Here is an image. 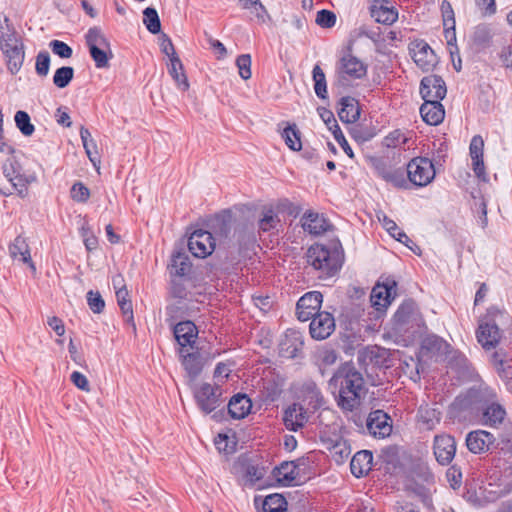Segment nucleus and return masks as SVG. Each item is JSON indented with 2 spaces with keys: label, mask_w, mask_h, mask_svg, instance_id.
Masks as SVG:
<instances>
[{
  "label": "nucleus",
  "mask_w": 512,
  "mask_h": 512,
  "mask_svg": "<svg viewBox=\"0 0 512 512\" xmlns=\"http://www.w3.org/2000/svg\"><path fill=\"white\" fill-rule=\"evenodd\" d=\"M501 444L479 486L481 495L488 501H495L512 491V431L501 435Z\"/></svg>",
  "instance_id": "f257e3e1"
},
{
  "label": "nucleus",
  "mask_w": 512,
  "mask_h": 512,
  "mask_svg": "<svg viewBox=\"0 0 512 512\" xmlns=\"http://www.w3.org/2000/svg\"><path fill=\"white\" fill-rule=\"evenodd\" d=\"M329 385L337 390V405L343 411H353L361 404L365 394L364 379L352 365L341 366L329 381Z\"/></svg>",
  "instance_id": "f03ea898"
},
{
  "label": "nucleus",
  "mask_w": 512,
  "mask_h": 512,
  "mask_svg": "<svg viewBox=\"0 0 512 512\" xmlns=\"http://www.w3.org/2000/svg\"><path fill=\"white\" fill-rule=\"evenodd\" d=\"M423 318L413 300L404 301L395 312L389 328V334L397 341L411 342L420 333Z\"/></svg>",
  "instance_id": "7ed1b4c3"
},
{
  "label": "nucleus",
  "mask_w": 512,
  "mask_h": 512,
  "mask_svg": "<svg viewBox=\"0 0 512 512\" xmlns=\"http://www.w3.org/2000/svg\"><path fill=\"white\" fill-rule=\"evenodd\" d=\"M0 50L4 55L7 69L11 74H17L25 60V46L22 36L8 17L0 24Z\"/></svg>",
  "instance_id": "20e7f679"
},
{
  "label": "nucleus",
  "mask_w": 512,
  "mask_h": 512,
  "mask_svg": "<svg viewBox=\"0 0 512 512\" xmlns=\"http://www.w3.org/2000/svg\"><path fill=\"white\" fill-rule=\"evenodd\" d=\"M506 318L507 314L496 307L489 308L480 318L476 338L483 349H494L500 343L503 336L500 326L504 325Z\"/></svg>",
  "instance_id": "39448f33"
},
{
  "label": "nucleus",
  "mask_w": 512,
  "mask_h": 512,
  "mask_svg": "<svg viewBox=\"0 0 512 512\" xmlns=\"http://www.w3.org/2000/svg\"><path fill=\"white\" fill-rule=\"evenodd\" d=\"M307 262L320 272L319 277H332L342 266V254L336 246L314 244L307 251Z\"/></svg>",
  "instance_id": "423d86ee"
},
{
  "label": "nucleus",
  "mask_w": 512,
  "mask_h": 512,
  "mask_svg": "<svg viewBox=\"0 0 512 512\" xmlns=\"http://www.w3.org/2000/svg\"><path fill=\"white\" fill-rule=\"evenodd\" d=\"M367 73V66L354 55H343L336 64L335 85L341 88L354 86L356 80L362 79Z\"/></svg>",
  "instance_id": "0eeeda50"
},
{
  "label": "nucleus",
  "mask_w": 512,
  "mask_h": 512,
  "mask_svg": "<svg viewBox=\"0 0 512 512\" xmlns=\"http://www.w3.org/2000/svg\"><path fill=\"white\" fill-rule=\"evenodd\" d=\"M405 173L409 181L419 187L428 185L435 177L434 165L426 157L413 158L408 163Z\"/></svg>",
  "instance_id": "6e6552de"
},
{
  "label": "nucleus",
  "mask_w": 512,
  "mask_h": 512,
  "mask_svg": "<svg viewBox=\"0 0 512 512\" xmlns=\"http://www.w3.org/2000/svg\"><path fill=\"white\" fill-rule=\"evenodd\" d=\"M370 162L375 174L387 183H390L396 188L408 187L406 173L403 169L392 167L382 158L374 157Z\"/></svg>",
  "instance_id": "1a4fd4ad"
},
{
  "label": "nucleus",
  "mask_w": 512,
  "mask_h": 512,
  "mask_svg": "<svg viewBox=\"0 0 512 512\" xmlns=\"http://www.w3.org/2000/svg\"><path fill=\"white\" fill-rule=\"evenodd\" d=\"M488 399L481 407L480 421L482 425L491 428H498L506 420V410L498 402L493 401L496 394L493 390H486Z\"/></svg>",
  "instance_id": "9d476101"
},
{
  "label": "nucleus",
  "mask_w": 512,
  "mask_h": 512,
  "mask_svg": "<svg viewBox=\"0 0 512 512\" xmlns=\"http://www.w3.org/2000/svg\"><path fill=\"white\" fill-rule=\"evenodd\" d=\"M221 394L219 386L203 383L196 389L194 396L201 411L209 414L221 404Z\"/></svg>",
  "instance_id": "9b49d317"
},
{
  "label": "nucleus",
  "mask_w": 512,
  "mask_h": 512,
  "mask_svg": "<svg viewBox=\"0 0 512 512\" xmlns=\"http://www.w3.org/2000/svg\"><path fill=\"white\" fill-rule=\"evenodd\" d=\"M189 251L198 258H206L215 249V240L209 231L197 229L188 238Z\"/></svg>",
  "instance_id": "f8f14e48"
},
{
  "label": "nucleus",
  "mask_w": 512,
  "mask_h": 512,
  "mask_svg": "<svg viewBox=\"0 0 512 512\" xmlns=\"http://www.w3.org/2000/svg\"><path fill=\"white\" fill-rule=\"evenodd\" d=\"M323 295L319 291L304 294L296 304V314L300 321H308L320 313Z\"/></svg>",
  "instance_id": "ddd939ff"
},
{
  "label": "nucleus",
  "mask_w": 512,
  "mask_h": 512,
  "mask_svg": "<svg viewBox=\"0 0 512 512\" xmlns=\"http://www.w3.org/2000/svg\"><path fill=\"white\" fill-rule=\"evenodd\" d=\"M410 54L416 65L423 71L432 70L438 62L435 52L424 40L413 43Z\"/></svg>",
  "instance_id": "4468645a"
},
{
  "label": "nucleus",
  "mask_w": 512,
  "mask_h": 512,
  "mask_svg": "<svg viewBox=\"0 0 512 512\" xmlns=\"http://www.w3.org/2000/svg\"><path fill=\"white\" fill-rule=\"evenodd\" d=\"M334 316L326 311L320 312L311 318L309 332L313 339H327L335 330Z\"/></svg>",
  "instance_id": "2eb2a0df"
},
{
  "label": "nucleus",
  "mask_w": 512,
  "mask_h": 512,
  "mask_svg": "<svg viewBox=\"0 0 512 512\" xmlns=\"http://www.w3.org/2000/svg\"><path fill=\"white\" fill-rule=\"evenodd\" d=\"M366 426L368 432L375 438L388 437L392 432L391 418L382 410L370 412Z\"/></svg>",
  "instance_id": "dca6fc26"
},
{
  "label": "nucleus",
  "mask_w": 512,
  "mask_h": 512,
  "mask_svg": "<svg viewBox=\"0 0 512 512\" xmlns=\"http://www.w3.org/2000/svg\"><path fill=\"white\" fill-rule=\"evenodd\" d=\"M415 138L412 130L394 129L383 138L382 146L406 151L415 146Z\"/></svg>",
  "instance_id": "f3484780"
},
{
  "label": "nucleus",
  "mask_w": 512,
  "mask_h": 512,
  "mask_svg": "<svg viewBox=\"0 0 512 512\" xmlns=\"http://www.w3.org/2000/svg\"><path fill=\"white\" fill-rule=\"evenodd\" d=\"M396 295V283L395 281L386 282L383 284H376L370 295V301L372 306L380 311L386 309Z\"/></svg>",
  "instance_id": "a211bd4d"
},
{
  "label": "nucleus",
  "mask_w": 512,
  "mask_h": 512,
  "mask_svg": "<svg viewBox=\"0 0 512 512\" xmlns=\"http://www.w3.org/2000/svg\"><path fill=\"white\" fill-rule=\"evenodd\" d=\"M433 450L438 463L448 465L453 460L456 453L454 438L447 434L435 436Z\"/></svg>",
  "instance_id": "6ab92c4d"
},
{
  "label": "nucleus",
  "mask_w": 512,
  "mask_h": 512,
  "mask_svg": "<svg viewBox=\"0 0 512 512\" xmlns=\"http://www.w3.org/2000/svg\"><path fill=\"white\" fill-rule=\"evenodd\" d=\"M298 397L312 410H317L324 404V397L312 380H305L298 388Z\"/></svg>",
  "instance_id": "aec40b11"
},
{
  "label": "nucleus",
  "mask_w": 512,
  "mask_h": 512,
  "mask_svg": "<svg viewBox=\"0 0 512 512\" xmlns=\"http://www.w3.org/2000/svg\"><path fill=\"white\" fill-rule=\"evenodd\" d=\"M495 437L485 430H476L468 433L466 437V446L474 454L485 453L494 443Z\"/></svg>",
  "instance_id": "412c9836"
},
{
  "label": "nucleus",
  "mask_w": 512,
  "mask_h": 512,
  "mask_svg": "<svg viewBox=\"0 0 512 512\" xmlns=\"http://www.w3.org/2000/svg\"><path fill=\"white\" fill-rule=\"evenodd\" d=\"M174 336L180 345V348L193 349L198 336V329L192 321H182L175 325Z\"/></svg>",
  "instance_id": "4be33fe9"
},
{
  "label": "nucleus",
  "mask_w": 512,
  "mask_h": 512,
  "mask_svg": "<svg viewBox=\"0 0 512 512\" xmlns=\"http://www.w3.org/2000/svg\"><path fill=\"white\" fill-rule=\"evenodd\" d=\"M420 107V114L425 123L431 126H437L445 118V109L443 104L438 100H428Z\"/></svg>",
  "instance_id": "5701e85b"
},
{
  "label": "nucleus",
  "mask_w": 512,
  "mask_h": 512,
  "mask_svg": "<svg viewBox=\"0 0 512 512\" xmlns=\"http://www.w3.org/2000/svg\"><path fill=\"white\" fill-rule=\"evenodd\" d=\"M283 421L288 430L296 432L308 421V415L302 405L293 403L285 409Z\"/></svg>",
  "instance_id": "b1692460"
},
{
  "label": "nucleus",
  "mask_w": 512,
  "mask_h": 512,
  "mask_svg": "<svg viewBox=\"0 0 512 512\" xmlns=\"http://www.w3.org/2000/svg\"><path fill=\"white\" fill-rule=\"evenodd\" d=\"M371 16L378 23L391 25L398 19V11L388 0H376L371 7Z\"/></svg>",
  "instance_id": "393cba45"
},
{
  "label": "nucleus",
  "mask_w": 512,
  "mask_h": 512,
  "mask_svg": "<svg viewBox=\"0 0 512 512\" xmlns=\"http://www.w3.org/2000/svg\"><path fill=\"white\" fill-rule=\"evenodd\" d=\"M484 141L480 135H475L469 146L472 167L478 178L485 180V167L483 162Z\"/></svg>",
  "instance_id": "a878e982"
},
{
  "label": "nucleus",
  "mask_w": 512,
  "mask_h": 512,
  "mask_svg": "<svg viewBox=\"0 0 512 512\" xmlns=\"http://www.w3.org/2000/svg\"><path fill=\"white\" fill-rule=\"evenodd\" d=\"M303 336L299 331L288 330L281 342V352L288 358H295L302 351Z\"/></svg>",
  "instance_id": "bb28decb"
},
{
  "label": "nucleus",
  "mask_w": 512,
  "mask_h": 512,
  "mask_svg": "<svg viewBox=\"0 0 512 512\" xmlns=\"http://www.w3.org/2000/svg\"><path fill=\"white\" fill-rule=\"evenodd\" d=\"M302 227L313 235H321L329 228V223L322 214L306 211L301 218Z\"/></svg>",
  "instance_id": "cd10ccee"
},
{
  "label": "nucleus",
  "mask_w": 512,
  "mask_h": 512,
  "mask_svg": "<svg viewBox=\"0 0 512 512\" xmlns=\"http://www.w3.org/2000/svg\"><path fill=\"white\" fill-rule=\"evenodd\" d=\"M420 96H446L444 80L438 75L425 76L420 83Z\"/></svg>",
  "instance_id": "c85d7f7f"
},
{
  "label": "nucleus",
  "mask_w": 512,
  "mask_h": 512,
  "mask_svg": "<svg viewBox=\"0 0 512 512\" xmlns=\"http://www.w3.org/2000/svg\"><path fill=\"white\" fill-rule=\"evenodd\" d=\"M440 9L443 18L445 39L447 40L448 46H453L456 42L455 16L453 8L449 1L443 0Z\"/></svg>",
  "instance_id": "c756f323"
},
{
  "label": "nucleus",
  "mask_w": 512,
  "mask_h": 512,
  "mask_svg": "<svg viewBox=\"0 0 512 512\" xmlns=\"http://www.w3.org/2000/svg\"><path fill=\"white\" fill-rule=\"evenodd\" d=\"M252 402L246 394L234 395L228 403V412L233 419H243L251 411Z\"/></svg>",
  "instance_id": "7c9ffc66"
},
{
  "label": "nucleus",
  "mask_w": 512,
  "mask_h": 512,
  "mask_svg": "<svg viewBox=\"0 0 512 512\" xmlns=\"http://www.w3.org/2000/svg\"><path fill=\"white\" fill-rule=\"evenodd\" d=\"M373 454L368 450L358 451L351 459V473L360 478L366 475L372 467Z\"/></svg>",
  "instance_id": "2f4dec72"
},
{
  "label": "nucleus",
  "mask_w": 512,
  "mask_h": 512,
  "mask_svg": "<svg viewBox=\"0 0 512 512\" xmlns=\"http://www.w3.org/2000/svg\"><path fill=\"white\" fill-rule=\"evenodd\" d=\"M361 107L357 98H341L338 116L344 123H355L360 118Z\"/></svg>",
  "instance_id": "473e14b6"
},
{
  "label": "nucleus",
  "mask_w": 512,
  "mask_h": 512,
  "mask_svg": "<svg viewBox=\"0 0 512 512\" xmlns=\"http://www.w3.org/2000/svg\"><path fill=\"white\" fill-rule=\"evenodd\" d=\"M179 355L182 365L189 376L192 378L197 377L203 368L200 354L198 352H189V349L180 348Z\"/></svg>",
  "instance_id": "72a5a7b5"
},
{
  "label": "nucleus",
  "mask_w": 512,
  "mask_h": 512,
  "mask_svg": "<svg viewBox=\"0 0 512 512\" xmlns=\"http://www.w3.org/2000/svg\"><path fill=\"white\" fill-rule=\"evenodd\" d=\"M273 475L277 482L282 486H293L298 475L297 466L294 462H283L273 470Z\"/></svg>",
  "instance_id": "f704fd0d"
},
{
  "label": "nucleus",
  "mask_w": 512,
  "mask_h": 512,
  "mask_svg": "<svg viewBox=\"0 0 512 512\" xmlns=\"http://www.w3.org/2000/svg\"><path fill=\"white\" fill-rule=\"evenodd\" d=\"M9 251L12 258L28 264L30 268L35 271L34 263L31 260L29 246L25 238L17 236L10 245Z\"/></svg>",
  "instance_id": "c9c22d12"
},
{
  "label": "nucleus",
  "mask_w": 512,
  "mask_h": 512,
  "mask_svg": "<svg viewBox=\"0 0 512 512\" xmlns=\"http://www.w3.org/2000/svg\"><path fill=\"white\" fill-rule=\"evenodd\" d=\"M8 182L10 183V188H0V194L9 196L13 193V191H16L19 196H26L27 186L30 183V180L22 173V169L10 179H8Z\"/></svg>",
  "instance_id": "e433bc0d"
},
{
  "label": "nucleus",
  "mask_w": 512,
  "mask_h": 512,
  "mask_svg": "<svg viewBox=\"0 0 512 512\" xmlns=\"http://www.w3.org/2000/svg\"><path fill=\"white\" fill-rule=\"evenodd\" d=\"M80 138L89 160L92 162L94 167H97V164L100 163V159L96 142L92 138L90 131L85 127H81Z\"/></svg>",
  "instance_id": "4c0bfd02"
},
{
  "label": "nucleus",
  "mask_w": 512,
  "mask_h": 512,
  "mask_svg": "<svg viewBox=\"0 0 512 512\" xmlns=\"http://www.w3.org/2000/svg\"><path fill=\"white\" fill-rule=\"evenodd\" d=\"M377 217L383 228L397 241L403 244L410 241V238L397 226L394 220L390 219L384 213L378 214Z\"/></svg>",
  "instance_id": "58836bf2"
},
{
  "label": "nucleus",
  "mask_w": 512,
  "mask_h": 512,
  "mask_svg": "<svg viewBox=\"0 0 512 512\" xmlns=\"http://www.w3.org/2000/svg\"><path fill=\"white\" fill-rule=\"evenodd\" d=\"M191 268L189 257L184 253L177 252L173 254L171 259L170 273L175 276H185Z\"/></svg>",
  "instance_id": "ea45409f"
},
{
  "label": "nucleus",
  "mask_w": 512,
  "mask_h": 512,
  "mask_svg": "<svg viewBox=\"0 0 512 512\" xmlns=\"http://www.w3.org/2000/svg\"><path fill=\"white\" fill-rule=\"evenodd\" d=\"M86 44L89 49L94 48H107L110 49V44L101 29L98 27L90 28L85 35Z\"/></svg>",
  "instance_id": "a19ab883"
},
{
  "label": "nucleus",
  "mask_w": 512,
  "mask_h": 512,
  "mask_svg": "<svg viewBox=\"0 0 512 512\" xmlns=\"http://www.w3.org/2000/svg\"><path fill=\"white\" fill-rule=\"evenodd\" d=\"M263 512H286V499L280 494H270L265 497L262 503Z\"/></svg>",
  "instance_id": "79ce46f5"
},
{
  "label": "nucleus",
  "mask_w": 512,
  "mask_h": 512,
  "mask_svg": "<svg viewBox=\"0 0 512 512\" xmlns=\"http://www.w3.org/2000/svg\"><path fill=\"white\" fill-rule=\"evenodd\" d=\"M282 138L291 150L299 151L302 148L300 132L295 124L288 125L283 129Z\"/></svg>",
  "instance_id": "37998d69"
},
{
  "label": "nucleus",
  "mask_w": 512,
  "mask_h": 512,
  "mask_svg": "<svg viewBox=\"0 0 512 512\" xmlns=\"http://www.w3.org/2000/svg\"><path fill=\"white\" fill-rule=\"evenodd\" d=\"M169 73L178 86L182 87V91L184 92L189 85L186 75L183 72V65L179 57H174L170 60Z\"/></svg>",
  "instance_id": "c03bdc74"
},
{
  "label": "nucleus",
  "mask_w": 512,
  "mask_h": 512,
  "mask_svg": "<svg viewBox=\"0 0 512 512\" xmlns=\"http://www.w3.org/2000/svg\"><path fill=\"white\" fill-rule=\"evenodd\" d=\"M143 23L146 29L152 34H158L161 31V22L155 8L147 7L143 11Z\"/></svg>",
  "instance_id": "a18cd8bd"
},
{
  "label": "nucleus",
  "mask_w": 512,
  "mask_h": 512,
  "mask_svg": "<svg viewBox=\"0 0 512 512\" xmlns=\"http://www.w3.org/2000/svg\"><path fill=\"white\" fill-rule=\"evenodd\" d=\"M16 127L24 136H31L35 131V126L31 123L27 112L19 110L14 116Z\"/></svg>",
  "instance_id": "49530a36"
},
{
  "label": "nucleus",
  "mask_w": 512,
  "mask_h": 512,
  "mask_svg": "<svg viewBox=\"0 0 512 512\" xmlns=\"http://www.w3.org/2000/svg\"><path fill=\"white\" fill-rule=\"evenodd\" d=\"M74 76V69L70 66H63L55 71L53 83L58 88H65Z\"/></svg>",
  "instance_id": "de8ad7c7"
},
{
  "label": "nucleus",
  "mask_w": 512,
  "mask_h": 512,
  "mask_svg": "<svg viewBox=\"0 0 512 512\" xmlns=\"http://www.w3.org/2000/svg\"><path fill=\"white\" fill-rule=\"evenodd\" d=\"M129 293L127 289H120V291H116V299L117 303L126 317L127 321H133V309H132V303L130 299L128 298Z\"/></svg>",
  "instance_id": "09e8293b"
},
{
  "label": "nucleus",
  "mask_w": 512,
  "mask_h": 512,
  "mask_svg": "<svg viewBox=\"0 0 512 512\" xmlns=\"http://www.w3.org/2000/svg\"><path fill=\"white\" fill-rule=\"evenodd\" d=\"M473 43L478 47H485L490 43L491 33L488 26L480 24L474 28L472 34Z\"/></svg>",
  "instance_id": "8fccbe9b"
},
{
  "label": "nucleus",
  "mask_w": 512,
  "mask_h": 512,
  "mask_svg": "<svg viewBox=\"0 0 512 512\" xmlns=\"http://www.w3.org/2000/svg\"><path fill=\"white\" fill-rule=\"evenodd\" d=\"M312 74L316 96H326L327 86L324 72L318 65H316L313 68Z\"/></svg>",
  "instance_id": "3c124183"
},
{
  "label": "nucleus",
  "mask_w": 512,
  "mask_h": 512,
  "mask_svg": "<svg viewBox=\"0 0 512 512\" xmlns=\"http://www.w3.org/2000/svg\"><path fill=\"white\" fill-rule=\"evenodd\" d=\"M351 137L358 143H365L373 139L376 135L374 129L367 126H356L351 129Z\"/></svg>",
  "instance_id": "603ef678"
},
{
  "label": "nucleus",
  "mask_w": 512,
  "mask_h": 512,
  "mask_svg": "<svg viewBox=\"0 0 512 512\" xmlns=\"http://www.w3.org/2000/svg\"><path fill=\"white\" fill-rule=\"evenodd\" d=\"M263 472L261 469L254 465L247 466L245 470V474L242 478V484L244 487L251 488L253 487L257 481L262 479Z\"/></svg>",
  "instance_id": "864d4df0"
},
{
  "label": "nucleus",
  "mask_w": 512,
  "mask_h": 512,
  "mask_svg": "<svg viewBox=\"0 0 512 512\" xmlns=\"http://www.w3.org/2000/svg\"><path fill=\"white\" fill-rule=\"evenodd\" d=\"M87 304L91 311L95 314H100L105 308V301L98 291L90 290L87 292Z\"/></svg>",
  "instance_id": "5fc2aeb1"
},
{
  "label": "nucleus",
  "mask_w": 512,
  "mask_h": 512,
  "mask_svg": "<svg viewBox=\"0 0 512 512\" xmlns=\"http://www.w3.org/2000/svg\"><path fill=\"white\" fill-rule=\"evenodd\" d=\"M317 110L320 118L323 120L328 130L331 131L333 135H335L337 131L341 130L332 111L324 107H319Z\"/></svg>",
  "instance_id": "6e6d98bb"
},
{
  "label": "nucleus",
  "mask_w": 512,
  "mask_h": 512,
  "mask_svg": "<svg viewBox=\"0 0 512 512\" xmlns=\"http://www.w3.org/2000/svg\"><path fill=\"white\" fill-rule=\"evenodd\" d=\"M239 75L242 79L247 80L251 77V56L249 54H241L236 59Z\"/></svg>",
  "instance_id": "4d7b16f0"
},
{
  "label": "nucleus",
  "mask_w": 512,
  "mask_h": 512,
  "mask_svg": "<svg viewBox=\"0 0 512 512\" xmlns=\"http://www.w3.org/2000/svg\"><path fill=\"white\" fill-rule=\"evenodd\" d=\"M50 67V55L47 51H40L36 56L35 69L39 76H47Z\"/></svg>",
  "instance_id": "13d9d810"
},
{
  "label": "nucleus",
  "mask_w": 512,
  "mask_h": 512,
  "mask_svg": "<svg viewBox=\"0 0 512 512\" xmlns=\"http://www.w3.org/2000/svg\"><path fill=\"white\" fill-rule=\"evenodd\" d=\"M52 52L60 58H70L73 54L72 48L63 41L52 40L49 43Z\"/></svg>",
  "instance_id": "bf43d9fd"
},
{
  "label": "nucleus",
  "mask_w": 512,
  "mask_h": 512,
  "mask_svg": "<svg viewBox=\"0 0 512 512\" xmlns=\"http://www.w3.org/2000/svg\"><path fill=\"white\" fill-rule=\"evenodd\" d=\"M337 353L333 349L325 348L318 352L317 360L321 367L331 366L337 361Z\"/></svg>",
  "instance_id": "052dcab7"
},
{
  "label": "nucleus",
  "mask_w": 512,
  "mask_h": 512,
  "mask_svg": "<svg viewBox=\"0 0 512 512\" xmlns=\"http://www.w3.org/2000/svg\"><path fill=\"white\" fill-rule=\"evenodd\" d=\"M316 23L320 27L331 28L336 23V15L332 11L322 9L317 13Z\"/></svg>",
  "instance_id": "680f3d73"
},
{
  "label": "nucleus",
  "mask_w": 512,
  "mask_h": 512,
  "mask_svg": "<svg viewBox=\"0 0 512 512\" xmlns=\"http://www.w3.org/2000/svg\"><path fill=\"white\" fill-rule=\"evenodd\" d=\"M279 222L278 216L273 212V210H267L263 217L259 221L260 230L267 232L276 227Z\"/></svg>",
  "instance_id": "e2e57ef3"
},
{
  "label": "nucleus",
  "mask_w": 512,
  "mask_h": 512,
  "mask_svg": "<svg viewBox=\"0 0 512 512\" xmlns=\"http://www.w3.org/2000/svg\"><path fill=\"white\" fill-rule=\"evenodd\" d=\"M107 48H94L89 49L90 56L95 62L97 68H104L108 66L109 57L107 55Z\"/></svg>",
  "instance_id": "0e129e2a"
},
{
  "label": "nucleus",
  "mask_w": 512,
  "mask_h": 512,
  "mask_svg": "<svg viewBox=\"0 0 512 512\" xmlns=\"http://www.w3.org/2000/svg\"><path fill=\"white\" fill-rule=\"evenodd\" d=\"M90 191L81 182L75 183L71 188V197L77 202H86L89 199Z\"/></svg>",
  "instance_id": "69168bd1"
},
{
  "label": "nucleus",
  "mask_w": 512,
  "mask_h": 512,
  "mask_svg": "<svg viewBox=\"0 0 512 512\" xmlns=\"http://www.w3.org/2000/svg\"><path fill=\"white\" fill-rule=\"evenodd\" d=\"M21 170V166L15 157H8L2 164V172L8 180Z\"/></svg>",
  "instance_id": "338daca9"
},
{
  "label": "nucleus",
  "mask_w": 512,
  "mask_h": 512,
  "mask_svg": "<svg viewBox=\"0 0 512 512\" xmlns=\"http://www.w3.org/2000/svg\"><path fill=\"white\" fill-rule=\"evenodd\" d=\"M491 362L498 373H505V369L508 363V356L502 351H495L491 356Z\"/></svg>",
  "instance_id": "774afa93"
}]
</instances>
